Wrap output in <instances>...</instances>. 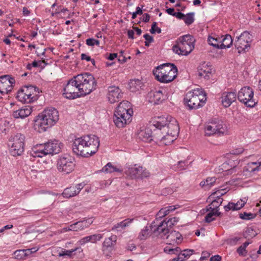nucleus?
Here are the masks:
<instances>
[{"instance_id":"23","label":"nucleus","mask_w":261,"mask_h":261,"mask_svg":"<svg viewBox=\"0 0 261 261\" xmlns=\"http://www.w3.org/2000/svg\"><path fill=\"white\" fill-rule=\"evenodd\" d=\"M32 112V107L30 106H25L22 108L14 111L12 116L15 118H24L29 116Z\"/></svg>"},{"instance_id":"64","label":"nucleus","mask_w":261,"mask_h":261,"mask_svg":"<svg viewBox=\"0 0 261 261\" xmlns=\"http://www.w3.org/2000/svg\"><path fill=\"white\" fill-rule=\"evenodd\" d=\"M245 248L243 247L242 246H240L237 249L238 253L240 255H243L244 252H245Z\"/></svg>"},{"instance_id":"17","label":"nucleus","mask_w":261,"mask_h":261,"mask_svg":"<svg viewBox=\"0 0 261 261\" xmlns=\"http://www.w3.org/2000/svg\"><path fill=\"white\" fill-rule=\"evenodd\" d=\"M122 97V93L118 87L112 86L108 88L107 98L110 103H114L117 102Z\"/></svg>"},{"instance_id":"63","label":"nucleus","mask_w":261,"mask_h":261,"mask_svg":"<svg viewBox=\"0 0 261 261\" xmlns=\"http://www.w3.org/2000/svg\"><path fill=\"white\" fill-rule=\"evenodd\" d=\"M174 16L180 19H184V18L185 17V14L179 12H176Z\"/></svg>"},{"instance_id":"19","label":"nucleus","mask_w":261,"mask_h":261,"mask_svg":"<svg viewBox=\"0 0 261 261\" xmlns=\"http://www.w3.org/2000/svg\"><path fill=\"white\" fill-rule=\"evenodd\" d=\"M85 185L83 183L77 184L75 186H71L66 188L62 195L64 197L69 198L77 195L81 190L84 188Z\"/></svg>"},{"instance_id":"43","label":"nucleus","mask_w":261,"mask_h":261,"mask_svg":"<svg viewBox=\"0 0 261 261\" xmlns=\"http://www.w3.org/2000/svg\"><path fill=\"white\" fill-rule=\"evenodd\" d=\"M179 221V218L173 217L169 219L167 221H165V224L168 228H171L174 226Z\"/></svg>"},{"instance_id":"49","label":"nucleus","mask_w":261,"mask_h":261,"mask_svg":"<svg viewBox=\"0 0 261 261\" xmlns=\"http://www.w3.org/2000/svg\"><path fill=\"white\" fill-rule=\"evenodd\" d=\"M253 165H256V164L254 162H250L248 163L246 167H244V170L249 172H254L255 168H253Z\"/></svg>"},{"instance_id":"60","label":"nucleus","mask_w":261,"mask_h":261,"mask_svg":"<svg viewBox=\"0 0 261 261\" xmlns=\"http://www.w3.org/2000/svg\"><path fill=\"white\" fill-rule=\"evenodd\" d=\"M45 61L44 60L42 61H34L32 63V66L34 67H39L41 65L42 63H44Z\"/></svg>"},{"instance_id":"32","label":"nucleus","mask_w":261,"mask_h":261,"mask_svg":"<svg viewBox=\"0 0 261 261\" xmlns=\"http://www.w3.org/2000/svg\"><path fill=\"white\" fill-rule=\"evenodd\" d=\"M233 40L231 36L229 35H226L225 36H221V49L225 48H229L232 45Z\"/></svg>"},{"instance_id":"57","label":"nucleus","mask_w":261,"mask_h":261,"mask_svg":"<svg viewBox=\"0 0 261 261\" xmlns=\"http://www.w3.org/2000/svg\"><path fill=\"white\" fill-rule=\"evenodd\" d=\"M210 256V253L207 251H203L202 252L201 256L200 258V260H203L206 259Z\"/></svg>"},{"instance_id":"39","label":"nucleus","mask_w":261,"mask_h":261,"mask_svg":"<svg viewBox=\"0 0 261 261\" xmlns=\"http://www.w3.org/2000/svg\"><path fill=\"white\" fill-rule=\"evenodd\" d=\"M164 251L169 254H176L178 255L181 250L179 247L172 248L168 245L164 248Z\"/></svg>"},{"instance_id":"40","label":"nucleus","mask_w":261,"mask_h":261,"mask_svg":"<svg viewBox=\"0 0 261 261\" xmlns=\"http://www.w3.org/2000/svg\"><path fill=\"white\" fill-rule=\"evenodd\" d=\"M151 229L148 227H145V228L141 230L140 231L138 238L140 240H145L146 239L149 235Z\"/></svg>"},{"instance_id":"7","label":"nucleus","mask_w":261,"mask_h":261,"mask_svg":"<svg viewBox=\"0 0 261 261\" xmlns=\"http://www.w3.org/2000/svg\"><path fill=\"white\" fill-rule=\"evenodd\" d=\"M206 100V95L201 89H195L188 92L184 98L189 109H196L201 107Z\"/></svg>"},{"instance_id":"12","label":"nucleus","mask_w":261,"mask_h":261,"mask_svg":"<svg viewBox=\"0 0 261 261\" xmlns=\"http://www.w3.org/2000/svg\"><path fill=\"white\" fill-rule=\"evenodd\" d=\"M252 40V35L249 32L245 31L237 37V40L234 43L235 47L239 53L245 51L250 47Z\"/></svg>"},{"instance_id":"18","label":"nucleus","mask_w":261,"mask_h":261,"mask_svg":"<svg viewBox=\"0 0 261 261\" xmlns=\"http://www.w3.org/2000/svg\"><path fill=\"white\" fill-rule=\"evenodd\" d=\"M63 144L58 140H50L46 143L47 154H57L61 151Z\"/></svg>"},{"instance_id":"29","label":"nucleus","mask_w":261,"mask_h":261,"mask_svg":"<svg viewBox=\"0 0 261 261\" xmlns=\"http://www.w3.org/2000/svg\"><path fill=\"white\" fill-rule=\"evenodd\" d=\"M142 168V166L135 165L134 166L129 167L127 170L126 171V173L129 175L132 178H140Z\"/></svg>"},{"instance_id":"61","label":"nucleus","mask_w":261,"mask_h":261,"mask_svg":"<svg viewBox=\"0 0 261 261\" xmlns=\"http://www.w3.org/2000/svg\"><path fill=\"white\" fill-rule=\"evenodd\" d=\"M143 37L145 38L146 41H149V42H152L153 41V37L148 34H145L143 36Z\"/></svg>"},{"instance_id":"58","label":"nucleus","mask_w":261,"mask_h":261,"mask_svg":"<svg viewBox=\"0 0 261 261\" xmlns=\"http://www.w3.org/2000/svg\"><path fill=\"white\" fill-rule=\"evenodd\" d=\"M244 151V149L242 147H239L236 149L232 150L231 153L233 154H240L242 153Z\"/></svg>"},{"instance_id":"6","label":"nucleus","mask_w":261,"mask_h":261,"mask_svg":"<svg viewBox=\"0 0 261 261\" xmlns=\"http://www.w3.org/2000/svg\"><path fill=\"white\" fill-rule=\"evenodd\" d=\"M177 73L176 67L169 63L161 65L153 70V74L155 79L164 83H168L173 81L177 76Z\"/></svg>"},{"instance_id":"15","label":"nucleus","mask_w":261,"mask_h":261,"mask_svg":"<svg viewBox=\"0 0 261 261\" xmlns=\"http://www.w3.org/2000/svg\"><path fill=\"white\" fill-rule=\"evenodd\" d=\"M24 136L21 134H17L13 138V143L11 144L12 150L14 155H20L24 151Z\"/></svg>"},{"instance_id":"22","label":"nucleus","mask_w":261,"mask_h":261,"mask_svg":"<svg viewBox=\"0 0 261 261\" xmlns=\"http://www.w3.org/2000/svg\"><path fill=\"white\" fill-rule=\"evenodd\" d=\"M237 95L234 92H224L222 95V103L225 108L229 107L236 100Z\"/></svg>"},{"instance_id":"10","label":"nucleus","mask_w":261,"mask_h":261,"mask_svg":"<svg viewBox=\"0 0 261 261\" xmlns=\"http://www.w3.org/2000/svg\"><path fill=\"white\" fill-rule=\"evenodd\" d=\"M253 96V89L248 86L242 88L238 93L239 100L246 106L250 108L255 107L257 103V101Z\"/></svg>"},{"instance_id":"31","label":"nucleus","mask_w":261,"mask_h":261,"mask_svg":"<svg viewBox=\"0 0 261 261\" xmlns=\"http://www.w3.org/2000/svg\"><path fill=\"white\" fill-rule=\"evenodd\" d=\"M215 177H207L205 180L201 181L200 186L205 190H208L211 187L214 186L216 181Z\"/></svg>"},{"instance_id":"55","label":"nucleus","mask_w":261,"mask_h":261,"mask_svg":"<svg viewBox=\"0 0 261 261\" xmlns=\"http://www.w3.org/2000/svg\"><path fill=\"white\" fill-rule=\"evenodd\" d=\"M150 175V173L149 172L146 170L145 169H144L143 168V167H142V171H141V174H140V178H144V177H148Z\"/></svg>"},{"instance_id":"54","label":"nucleus","mask_w":261,"mask_h":261,"mask_svg":"<svg viewBox=\"0 0 261 261\" xmlns=\"http://www.w3.org/2000/svg\"><path fill=\"white\" fill-rule=\"evenodd\" d=\"M169 214L168 211L165 207L161 208L158 213V215L160 217H163Z\"/></svg>"},{"instance_id":"59","label":"nucleus","mask_w":261,"mask_h":261,"mask_svg":"<svg viewBox=\"0 0 261 261\" xmlns=\"http://www.w3.org/2000/svg\"><path fill=\"white\" fill-rule=\"evenodd\" d=\"M150 18V16L148 13H145L141 19L144 22H148Z\"/></svg>"},{"instance_id":"24","label":"nucleus","mask_w":261,"mask_h":261,"mask_svg":"<svg viewBox=\"0 0 261 261\" xmlns=\"http://www.w3.org/2000/svg\"><path fill=\"white\" fill-rule=\"evenodd\" d=\"M168 235L166 237V239L167 240V243L169 245L176 243L178 244L180 243L182 240V236L181 234L176 231H169Z\"/></svg>"},{"instance_id":"53","label":"nucleus","mask_w":261,"mask_h":261,"mask_svg":"<svg viewBox=\"0 0 261 261\" xmlns=\"http://www.w3.org/2000/svg\"><path fill=\"white\" fill-rule=\"evenodd\" d=\"M81 59L83 60H85L87 61H91L93 65H94L95 63V61L94 59H92L90 56L85 54H82L81 55Z\"/></svg>"},{"instance_id":"20","label":"nucleus","mask_w":261,"mask_h":261,"mask_svg":"<svg viewBox=\"0 0 261 261\" xmlns=\"http://www.w3.org/2000/svg\"><path fill=\"white\" fill-rule=\"evenodd\" d=\"M212 68L207 63L204 62L197 67L198 75L200 78L208 80L212 75Z\"/></svg>"},{"instance_id":"1","label":"nucleus","mask_w":261,"mask_h":261,"mask_svg":"<svg viewBox=\"0 0 261 261\" xmlns=\"http://www.w3.org/2000/svg\"><path fill=\"white\" fill-rule=\"evenodd\" d=\"M96 82L91 74L85 73L74 76L69 80L64 89L63 95L68 99L90 94L96 89Z\"/></svg>"},{"instance_id":"9","label":"nucleus","mask_w":261,"mask_h":261,"mask_svg":"<svg viewBox=\"0 0 261 261\" xmlns=\"http://www.w3.org/2000/svg\"><path fill=\"white\" fill-rule=\"evenodd\" d=\"M195 40L190 35H186L178 38L177 44L173 46V51L181 55L187 56L194 48Z\"/></svg>"},{"instance_id":"51","label":"nucleus","mask_w":261,"mask_h":261,"mask_svg":"<svg viewBox=\"0 0 261 261\" xmlns=\"http://www.w3.org/2000/svg\"><path fill=\"white\" fill-rule=\"evenodd\" d=\"M86 44L89 46H94V45H98L99 44V41L93 38H89L86 40Z\"/></svg>"},{"instance_id":"48","label":"nucleus","mask_w":261,"mask_h":261,"mask_svg":"<svg viewBox=\"0 0 261 261\" xmlns=\"http://www.w3.org/2000/svg\"><path fill=\"white\" fill-rule=\"evenodd\" d=\"M24 251L23 250H16L14 252V257L17 259H23L25 257Z\"/></svg>"},{"instance_id":"14","label":"nucleus","mask_w":261,"mask_h":261,"mask_svg":"<svg viewBox=\"0 0 261 261\" xmlns=\"http://www.w3.org/2000/svg\"><path fill=\"white\" fill-rule=\"evenodd\" d=\"M15 84V79L9 75L0 76V93L4 94L10 92Z\"/></svg>"},{"instance_id":"37","label":"nucleus","mask_w":261,"mask_h":261,"mask_svg":"<svg viewBox=\"0 0 261 261\" xmlns=\"http://www.w3.org/2000/svg\"><path fill=\"white\" fill-rule=\"evenodd\" d=\"M194 250L192 249H185L183 250L182 252H180L178 256L176 257L178 261H184V260L187 257H189L191 255H192Z\"/></svg>"},{"instance_id":"36","label":"nucleus","mask_w":261,"mask_h":261,"mask_svg":"<svg viewBox=\"0 0 261 261\" xmlns=\"http://www.w3.org/2000/svg\"><path fill=\"white\" fill-rule=\"evenodd\" d=\"M220 215V213L219 212L218 210L213 209L205 217V221L206 222L210 223L214 220L216 216H218Z\"/></svg>"},{"instance_id":"25","label":"nucleus","mask_w":261,"mask_h":261,"mask_svg":"<svg viewBox=\"0 0 261 261\" xmlns=\"http://www.w3.org/2000/svg\"><path fill=\"white\" fill-rule=\"evenodd\" d=\"M138 137L144 142H150L153 140L152 132L149 128L141 129L138 133Z\"/></svg>"},{"instance_id":"44","label":"nucleus","mask_w":261,"mask_h":261,"mask_svg":"<svg viewBox=\"0 0 261 261\" xmlns=\"http://www.w3.org/2000/svg\"><path fill=\"white\" fill-rule=\"evenodd\" d=\"M194 13L193 12L188 13L184 18V21L185 23L187 24V25H190L192 24L194 20Z\"/></svg>"},{"instance_id":"11","label":"nucleus","mask_w":261,"mask_h":261,"mask_svg":"<svg viewBox=\"0 0 261 261\" xmlns=\"http://www.w3.org/2000/svg\"><path fill=\"white\" fill-rule=\"evenodd\" d=\"M75 167L74 159L68 154L61 155L57 161V169L60 172L69 174Z\"/></svg>"},{"instance_id":"30","label":"nucleus","mask_w":261,"mask_h":261,"mask_svg":"<svg viewBox=\"0 0 261 261\" xmlns=\"http://www.w3.org/2000/svg\"><path fill=\"white\" fill-rule=\"evenodd\" d=\"M134 220V219H126L124 220L117 223L112 228V230H117V231H120L125 228V227L128 226Z\"/></svg>"},{"instance_id":"26","label":"nucleus","mask_w":261,"mask_h":261,"mask_svg":"<svg viewBox=\"0 0 261 261\" xmlns=\"http://www.w3.org/2000/svg\"><path fill=\"white\" fill-rule=\"evenodd\" d=\"M46 143L40 144L35 146L32 150V154L34 157L42 158L47 155L46 150Z\"/></svg>"},{"instance_id":"8","label":"nucleus","mask_w":261,"mask_h":261,"mask_svg":"<svg viewBox=\"0 0 261 261\" xmlns=\"http://www.w3.org/2000/svg\"><path fill=\"white\" fill-rule=\"evenodd\" d=\"M204 132L206 136L214 135L225 136L229 134L227 124L222 120L215 118L208 122L204 127Z\"/></svg>"},{"instance_id":"4","label":"nucleus","mask_w":261,"mask_h":261,"mask_svg":"<svg viewBox=\"0 0 261 261\" xmlns=\"http://www.w3.org/2000/svg\"><path fill=\"white\" fill-rule=\"evenodd\" d=\"M58 111L54 108L45 109L35 120L34 129L39 133H43L54 125L59 120Z\"/></svg>"},{"instance_id":"38","label":"nucleus","mask_w":261,"mask_h":261,"mask_svg":"<svg viewBox=\"0 0 261 261\" xmlns=\"http://www.w3.org/2000/svg\"><path fill=\"white\" fill-rule=\"evenodd\" d=\"M117 241V236L112 235L111 237L105 239L103 242V246L108 248L113 246Z\"/></svg>"},{"instance_id":"35","label":"nucleus","mask_w":261,"mask_h":261,"mask_svg":"<svg viewBox=\"0 0 261 261\" xmlns=\"http://www.w3.org/2000/svg\"><path fill=\"white\" fill-rule=\"evenodd\" d=\"M103 172L107 173H111L114 172H121L122 170L116 168L111 163H108L105 166H104L102 169Z\"/></svg>"},{"instance_id":"45","label":"nucleus","mask_w":261,"mask_h":261,"mask_svg":"<svg viewBox=\"0 0 261 261\" xmlns=\"http://www.w3.org/2000/svg\"><path fill=\"white\" fill-rule=\"evenodd\" d=\"M78 249H79V248L76 247V248H75L74 249H72L71 250H65L64 249V250H62L59 253V256H64L65 255H67L68 256L71 257L72 256V253L75 252V251H76Z\"/></svg>"},{"instance_id":"3","label":"nucleus","mask_w":261,"mask_h":261,"mask_svg":"<svg viewBox=\"0 0 261 261\" xmlns=\"http://www.w3.org/2000/svg\"><path fill=\"white\" fill-rule=\"evenodd\" d=\"M152 125L154 127L163 126L166 138L161 141V145H168L172 143L179 132L177 121L171 116L158 117L153 120Z\"/></svg>"},{"instance_id":"52","label":"nucleus","mask_w":261,"mask_h":261,"mask_svg":"<svg viewBox=\"0 0 261 261\" xmlns=\"http://www.w3.org/2000/svg\"><path fill=\"white\" fill-rule=\"evenodd\" d=\"M89 242H90V239L89 236L83 238L80 240H79L78 242L79 244L81 245H84L86 243H89Z\"/></svg>"},{"instance_id":"33","label":"nucleus","mask_w":261,"mask_h":261,"mask_svg":"<svg viewBox=\"0 0 261 261\" xmlns=\"http://www.w3.org/2000/svg\"><path fill=\"white\" fill-rule=\"evenodd\" d=\"M166 98L162 90H158L154 92L152 95V101L155 104H159L162 102Z\"/></svg>"},{"instance_id":"34","label":"nucleus","mask_w":261,"mask_h":261,"mask_svg":"<svg viewBox=\"0 0 261 261\" xmlns=\"http://www.w3.org/2000/svg\"><path fill=\"white\" fill-rule=\"evenodd\" d=\"M208 43L210 45H212L217 48L221 49L222 47L221 46V37H212L209 36L208 38Z\"/></svg>"},{"instance_id":"62","label":"nucleus","mask_w":261,"mask_h":261,"mask_svg":"<svg viewBox=\"0 0 261 261\" xmlns=\"http://www.w3.org/2000/svg\"><path fill=\"white\" fill-rule=\"evenodd\" d=\"M221 257L219 255H216L210 258V261H221Z\"/></svg>"},{"instance_id":"2","label":"nucleus","mask_w":261,"mask_h":261,"mask_svg":"<svg viewBox=\"0 0 261 261\" xmlns=\"http://www.w3.org/2000/svg\"><path fill=\"white\" fill-rule=\"evenodd\" d=\"M99 146V140L97 137L93 135H86L75 139L72 150L78 155L89 157L97 152Z\"/></svg>"},{"instance_id":"5","label":"nucleus","mask_w":261,"mask_h":261,"mask_svg":"<svg viewBox=\"0 0 261 261\" xmlns=\"http://www.w3.org/2000/svg\"><path fill=\"white\" fill-rule=\"evenodd\" d=\"M133 113L128 101H122L116 108L114 113L113 121L116 126L119 128L124 127L131 121Z\"/></svg>"},{"instance_id":"42","label":"nucleus","mask_w":261,"mask_h":261,"mask_svg":"<svg viewBox=\"0 0 261 261\" xmlns=\"http://www.w3.org/2000/svg\"><path fill=\"white\" fill-rule=\"evenodd\" d=\"M209 200L210 201L212 200V205L213 206V209L214 210H218L217 208L222 204L223 201V199L219 197L216 198V199L214 198Z\"/></svg>"},{"instance_id":"28","label":"nucleus","mask_w":261,"mask_h":261,"mask_svg":"<svg viewBox=\"0 0 261 261\" xmlns=\"http://www.w3.org/2000/svg\"><path fill=\"white\" fill-rule=\"evenodd\" d=\"M155 127L156 129H154L152 133L153 139L156 143L160 144L161 141L164 140L163 139H165V138H166L165 136V133L163 129V126H161L160 127Z\"/></svg>"},{"instance_id":"47","label":"nucleus","mask_w":261,"mask_h":261,"mask_svg":"<svg viewBox=\"0 0 261 261\" xmlns=\"http://www.w3.org/2000/svg\"><path fill=\"white\" fill-rule=\"evenodd\" d=\"M239 217L241 219L244 220H251L254 217V215L252 213H248L244 212L243 213H241L239 215Z\"/></svg>"},{"instance_id":"13","label":"nucleus","mask_w":261,"mask_h":261,"mask_svg":"<svg viewBox=\"0 0 261 261\" xmlns=\"http://www.w3.org/2000/svg\"><path fill=\"white\" fill-rule=\"evenodd\" d=\"M39 89L33 86L26 87L19 90L17 92V98L23 103H30L33 100V97L31 93L33 91L38 92Z\"/></svg>"},{"instance_id":"21","label":"nucleus","mask_w":261,"mask_h":261,"mask_svg":"<svg viewBox=\"0 0 261 261\" xmlns=\"http://www.w3.org/2000/svg\"><path fill=\"white\" fill-rule=\"evenodd\" d=\"M93 222L92 218L78 221L70 225V228L72 231H81L88 227Z\"/></svg>"},{"instance_id":"27","label":"nucleus","mask_w":261,"mask_h":261,"mask_svg":"<svg viewBox=\"0 0 261 261\" xmlns=\"http://www.w3.org/2000/svg\"><path fill=\"white\" fill-rule=\"evenodd\" d=\"M246 203V200L240 199L237 203L229 202L227 205L224 206V208L226 212L230 210L237 211L243 207Z\"/></svg>"},{"instance_id":"50","label":"nucleus","mask_w":261,"mask_h":261,"mask_svg":"<svg viewBox=\"0 0 261 261\" xmlns=\"http://www.w3.org/2000/svg\"><path fill=\"white\" fill-rule=\"evenodd\" d=\"M156 22H154L152 24L151 28L150 30V32L151 34H154L155 33H158V34H160L161 33V29L160 28H158L156 27Z\"/></svg>"},{"instance_id":"16","label":"nucleus","mask_w":261,"mask_h":261,"mask_svg":"<svg viewBox=\"0 0 261 261\" xmlns=\"http://www.w3.org/2000/svg\"><path fill=\"white\" fill-rule=\"evenodd\" d=\"M149 227L154 234L160 236L163 239H165L164 237L169 232V228L166 225L165 220L160 222L159 224H156V222L154 221Z\"/></svg>"},{"instance_id":"56","label":"nucleus","mask_w":261,"mask_h":261,"mask_svg":"<svg viewBox=\"0 0 261 261\" xmlns=\"http://www.w3.org/2000/svg\"><path fill=\"white\" fill-rule=\"evenodd\" d=\"M46 50V48L40 49L39 47H37L36 51L37 55L38 57L41 56V55H44Z\"/></svg>"},{"instance_id":"46","label":"nucleus","mask_w":261,"mask_h":261,"mask_svg":"<svg viewBox=\"0 0 261 261\" xmlns=\"http://www.w3.org/2000/svg\"><path fill=\"white\" fill-rule=\"evenodd\" d=\"M89 237L90 239V242L92 243H95L97 241H100L103 238V235L101 234H94L89 236Z\"/></svg>"},{"instance_id":"41","label":"nucleus","mask_w":261,"mask_h":261,"mask_svg":"<svg viewBox=\"0 0 261 261\" xmlns=\"http://www.w3.org/2000/svg\"><path fill=\"white\" fill-rule=\"evenodd\" d=\"M226 193L224 189H221L213 193L208 197V199L216 198H221V197Z\"/></svg>"}]
</instances>
